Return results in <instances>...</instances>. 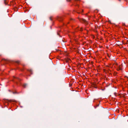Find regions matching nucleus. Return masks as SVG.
<instances>
[{"label": "nucleus", "instance_id": "4468645a", "mask_svg": "<svg viewBox=\"0 0 128 128\" xmlns=\"http://www.w3.org/2000/svg\"><path fill=\"white\" fill-rule=\"evenodd\" d=\"M125 77H126L128 78V77L126 76H125Z\"/></svg>", "mask_w": 128, "mask_h": 128}, {"label": "nucleus", "instance_id": "423d86ee", "mask_svg": "<svg viewBox=\"0 0 128 128\" xmlns=\"http://www.w3.org/2000/svg\"><path fill=\"white\" fill-rule=\"evenodd\" d=\"M27 85V84H24L23 86L24 87V88H25L26 86Z\"/></svg>", "mask_w": 128, "mask_h": 128}, {"label": "nucleus", "instance_id": "1a4fd4ad", "mask_svg": "<svg viewBox=\"0 0 128 128\" xmlns=\"http://www.w3.org/2000/svg\"><path fill=\"white\" fill-rule=\"evenodd\" d=\"M16 63H19V61H16Z\"/></svg>", "mask_w": 128, "mask_h": 128}, {"label": "nucleus", "instance_id": "a211bd4d", "mask_svg": "<svg viewBox=\"0 0 128 128\" xmlns=\"http://www.w3.org/2000/svg\"><path fill=\"white\" fill-rule=\"evenodd\" d=\"M0 85H1V84H0Z\"/></svg>", "mask_w": 128, "mask_h": 128}, {"label": "nucleus", "instance_id": "20e7f679", "mask_svg": "<svg viewBox=\"0 0 128 128\" xmlns=\"http://www.w3.org/2000/svg\"><path fill=\"white\" fill-rule=\"evenodd\" d=\"M14 78H16V79L17 80H18L19 81H20V79L19 78H16L14 76Z\"/></svg>", "mask_w": 128, "mask_h": 128}, {"label": "nucleus", "instance_id": "7ed1b4c3", "mask_svg": "<svg viewBox=\"0 0 128 128\" xmlns=\"http://www.w3.org/2000/svg\"><path fill=\"white\" fill-rule=\"evenodd\" d=\"M62 18H59L58 19V20L59 21H61L62 20Z\"/></svg>", "mask_w": 128, "mask_h": 128}, {"label": "nucleus", "instance_id": "dca6fc26", "mask_svg": "<svg viewBox=\"0 0 128 128\" xmlns=\"http://www.w3.org/2000/svg\"><path fill=\"white\" fill-rule=\"evenodd\" d=\"M9 101H10H10H11V100H10Z\"/></svg>", "mask_w": 128, "mask_h": 128}, {"label": "nucleus", "instance_id": "f3484780", "mask_svg": "<svg viewBox=\"0 0 128 128\" xmlns=\"http://www.w3.org/2000/svg\"><path fill=\"white\" fill-rule=\"evenodd\" d=\"M62 40V41L63 42H64V41H63V40Z\"/></svg>", "mask_w": 128, "mask_h": 128}, {"label": "nucleus", "instance_id": "9d476101", "mask_svg": "<svg viewBox=\"0 0 128 128\" xmlns=\"http://www.w3.org/2000/svg\"><path fill=\"white\" fill-rule=\"evenodd\" d=\"M80 31H82V28H81L80 30Z\"/></svg>", "mask_w": 128, "mask_h": 128}, {"label": "nucleus", "instance_id": "2eb2a0df", "mask_svg": "<svg viewBox=\"0 0 128 128\" xmlns=\"http://www.w3.org/2000/svg\"><path fill=\"white\" fill-rule=\"evenodd\" d=\"M99 106V104H98L97 105V106Z\"/></svg>", "mask_w": 128, "mask_h": 128}, {"label": "nucleus", "instance_id": "9b49d317", "mask_svg": "<svg viewBox=\"0 0 128 128\" xmlns=\"http://www.w3.org/2000/svg\"><path fill=\"white\" fill-rule=\"evenodd\" d=\"M5 60H6V61H9V60H6L5 59H4Z\"/></svg>", "mask_w": 128, "mask_h": 128}, {"label": "nucleus", "instance_id": "ddd939ff", "mask_svg": "<svg viewBox=\"0 0 128 128\" xmlns=\"http://www.w3.org/2000/svg\"><path fill=\"white\" fill-rule=\"evenodd\" d=\"M16 93V92H13V93L14 94Z\"/></svg>", "mask_w": 128, "mask_h": 128}, {"label": "nucleus", "instance_id": "0eeeda50", "mask_svg": "<svg viewBox=\"0 0 128 128\" xmlns=\"http://www.w3.org/2000/svg\"><path fill=\"white\" fill-rule=\"evenodd\" d=\"M4 3H5V4H7V3H6V0H4Z\"/></svg>", "mask_w": 128, "mask_h": 128}, {"label": "nucleus", "instance_id": "6e6552de", "mask_svg": "<svg viewBox=\"0 0 128 128\" xmlns=\"http://www.w3.org/2000/svg\"><path fill=\"white\" fill-rule=\"evenodd\" d=\"M49 18H50V20H52V17H50Z\"/></svg>", "mask_w": 128, "mask_h": 128}, {"label": "nucleus", "instance_id": "f257e3e1", "mask_svg": "<svg viewBox=\"0 0 128 128\" xmlns=\"http://www.w3.org/2000/svg\"><path fill=\"white\" fill-rule=\"evenodd\" d=\"M80 20L81 21V20L83 22H84L85 23L87 24H88V22L86 20L82 18L81 19V20Z\"/></svg>", "mask_w": 128, "mask_h": 128}, {"label": "nucleus", "instance_id": "f8f14e48", "mask_svg": "<svg viewBox=\"0 0 128 128\" xmlns=\"http://www.w3.org/2000/svg\"><path fill=\"white\" fill-rule=\"evenodd\" d=\"M119 2H121V0H118Z\"/></svg>", "mask_w": 128, "mask_h": 128}, {"label": "nucleus", "instance_id": "f03ea898", "mask_svg": "<svg viewBox=\"0 0 128 128\" xmlns=\"http://www.w3.org/2000/svg\"><path fill=\"white\" fill-rule=\"evenodd\" d=\"M93 87H94L95 88H97V86H96V84H93Z\"/></svg>", "mask_w": 128, "mask_h": 128}, {"label": "nucleus", "instance_id": "39448f33", "mask_svg": "<svg viewBox=\"0 0 128 128\" xmlns=\"http://www.w3.org/2000/svg\"><path fill=\"white\" fill-rule=\"evenodd\" d=\"M28 71L30 72L31 74H32V70H30Z\"/></svg>", "mask_w": 128, "mask_h": 128}]
</instances>
